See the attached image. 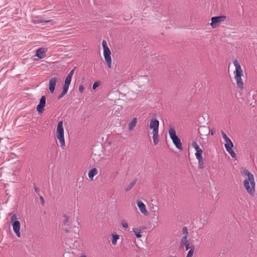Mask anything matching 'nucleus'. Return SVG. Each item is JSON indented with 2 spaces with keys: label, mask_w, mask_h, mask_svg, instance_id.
<instances>
[{
  "label": "nucleus",
  "mask_w": 257,
  "mask_h": 257,
  "mask_svg": "<svg viewBox=\"0 0 257 257\" xmlns=\"http://www.w3.org/2000/svg\"><path fill=\"white\" fill-rule=\"evenodd\" d=\"M192 147L195 149L196 152L195 153L196 158L201 157L202 154V150L199 147V145L196 142H193L192 144Z\"/></svg>",
  "instance_id": "f8f14e48"
},
{
  "label": "nucleus",
  "mask_w": 257,
  "mask_h": 257,
  "mask_svg": "<svg viewBox=\"0 0 257 257\" xmlns=\"http://www.w3.org/2000/svg\"><path fill=\"white\" fill-rule=\"evenodd\" d=\"M181 245L182 246H185L186 250H187L189 249H190V248L191 247V246H190V241H189L186 242H184L183 243L181 244Z\"/></svg>",
  "instance_id": "a878e982"
},
{
  "label": "nucleus",
  "mask_w": 257,
  "mask_h": 257,
  "mask_svg": "<svg viewBox=\"0 0 257 257\" xmlns=\"http://www.w3.org/2000/svg\"><path fill=\"white\" fill-rule=\"evenodd\" d=\"M211 135H213V132H212L211 133Z\"/></svg>",
  "instance_id": "79ce46f5"
},
{
  "label": "nucleus",
  "mask_w": 257,
  "mask_h": 257,
  "mask_svg": "<svg viewBox=\"0 0 257 257\" xmlns=\"http://www.w3.org/2000/svg\"><path fill=\"white\" fill-rule=\"evenodd\" d=\"M226 17L224 16H216L212 17L211 19V23L210 24L212 28H216L221 22L226 20Z\"/></svg>",
  "instance_id": "0eeeda50"
},
{
  "label": "nucleus",
  "mask_w": 257,
  "mask_h": 257,
  "mask_svg": "<svg viewBox=\"0 0 257 257\" xmlns=\"http://www.w3.org/2000/svg\"><path fill=\"white\" fill-rule=\"evenodd\" d=\"M80 257H86V256L84 254H81Z\"/></svg>",
  "instance_id": "a19ab883"
},
{
  "label": "nucleus",
  "mask_w": 257,
  "mask_h": 257,
  "mask_svg": "<svg viewBox=\"0 0 257 257\" xmlns=\"http://www.w3.org/2000/svg\"><path fill=\"white\" fill-rule=\"evenodd\" d=\"M137 205H138V207H139L140 210L141 211V212L142 213L146 214L147 213V211L146 208V206H145V204L142 201H138L137 202Z\"/></svg>",
  "instance_id": "4468645a"
},
{
  "label": "nucleus",
  "mask_w": 257,
  "mask_h": 257,
  "mask_svg": "<svg viewBox=\"0 0 257 257\" xmlns=\"http://www.w3.org/2000/svg\"><path fill=\"white\" fill-rule=\"evenodd\" d=\"M168 133L174 145L178 149L182 151L183 149L182 147V144L181 143L180 139L176 135L175 130L173 128H170L169 129Z\"/></svg>",
  "instance_id": "20e7f679"
},
{
  "label": "nucleus",
  "mask_w": 257,
  "mask_h": 257,
  "mask_svg": "<svg viewBox=\"0 0 257 257\" xmlns=\"http://www.w3.org/2000/svg\"><path fill=\"white\" fill-rule=\"evenodd\" d=\"M50 22V20H47V21H42V20H40L39 21V23H42V22H44V23H48Z\"/></svg>",
  "instance_id": "ea45409f"
},
{
  "label": "nucleus",
  "mask_w": 257,
  "mask_h": 257,
  "mask_svg": "<svg viewBox=\"0 0 257 257\" xmlns=\"http://www.w3.org/2000/svg\"><path fill=\"white\" fill-rule=\"evenodd\" d=\"M100 83L98 81L95 82L92 85V89H95L99 86Z\"/></svg>",
  "instance_id": "2f4dec72"
},
{
  "label": "nucleus",
  "mask_w": 257,
  "mask_h": 257,
  "mask_svg": "<svg viewBox=\"0 0 257 257\" xmlns=\"http://www.w3.org/2000/svg\"><path fill=\"white\" fill-rule=\"evenodd\" d=\"M158 137H159L158 133H157V134L153 133V142L155 145L158 144V143L159 142Z\"/></svg>",
  "instance_id": "4be33fe9"
},
{
  "label": "nucleus",
  "mask_w": 257,
  "mask_h": 257,
  "mask_svg": "<svg viewBox=\"0 0 257 257\" xmlns=\"http://www.w3.org/2000/svg\"><path fill=\"white\" fill-rule=\"evenodd\" d=\"M230 155L231 157H232L233 158H234L236 157V154L235 153H234V152L233 151V150H230L228 151H227Z\"/></svg>",
  "instance_id": "7c9ffc66"
},
{
  "label": "nucleus",
  "mask_w": 257,
  "mask_h": 257,
  "mask_svg": "<svg viewBox=\"0 0 257 257\" xmlns=\"http://www.w3.org/2000/svg\"><path fill=\"white\" fill-rule=\"evenodd\" d=\"M121 225L123 228H127L128 227L127 224L124 221H122Z\"/></svg>",
  "instance_id": "c9c22d12"
},
{
  "label": "nucleus",
  "mask_w": 257,
  "mask_h": 257,
  "mask_svg": "<svg viewBox=\"0 0 257 257\" xmlns=\"http://www.w3.org/2000/svg\"><path fill=\"white\" fill-rule=\"evenodd\" d=\"M133 232L135 233V235L137 237L140 238L142 236L141 231L139 229H137L136 228H134L133 229Z\"/></svg>",
  "instance_id": "5701e85b"
},
{
  "label": "nucleus",
  "mask_w": 257,
  "mask_h": 257,
  "mask_svg": "<svg viewBox=\"0 0 257 257\" xmlns=\"http://www.w3.org/2000/svg\"><path fill=\"white\" fill-rule=\"evenodd\" d=\"M66 93L62 91L57 97L58 99H61Z\"/></svg>",
  "instance_id": "473e14b6"
},
{
  "label": "nucleus",
  "mask_w": 257,
  "mask_h": 257,
  "mask_svg": "<svg viewBox=\"0 0 257 257\" xmlns=\"http://www.w3.org/2000/svg\"><path fill=\"white\" fill-rule=\"evenodd\" d=\"M34 189L35 190V191H36V192L40 196V190L39 189L36 187V186L34 185Z\"/></svg>",
  "instance_id": "f704fd0d"
},
{
  "label": "nucleus",
  "mask_w": 257,
  "mask_h": 257,
  "mask_svg": "<svg viewBox=\"0 0 257 257\" xmlns=\"http://www.w3.org/2000/svg\"><path fill=\"white\" fill-rule=\"evenodd\" d=\"M57 81L56 77L51 78L49 82V89L51 93H53Z\"/></svg>",
  "instance_id": "9b49d317"
},
{
  "label": "nucleus",
  "mask_w": 257,
  "mask_h": 257,
  "mask_svg": "<svg viewBox=\"0 0 257 257\" xmlns=\"http://www.w3.org/2000/svg\"><path fill=\"white\" fill-rule=\"evenodd\" d=\"M233 63L235 67L234 78L236 80V84L238 88L242 89L243 88V83L241 79V76L243 75L242 70L237 60H234Z\"/></svg>",
  "instance_id": "f03ea898"
},
{
  "label": "nucleus",
  "mask_w": 257,
  "mask_h": 257,
  "mask_svg": "<svg viewBox=\"0 0 257 257\" xmlns=\"http://www.w3.org/2000/svg\"><path fill=\"white\" fill-rule=\"evenodd\" d=\"M79 231V230L78 227H76L75 226L74 227V237L75 238H79V234L78 233Z\"/></svg>",
  "instance_id": "b1692460"
},
{
  "label": "nucleus",
  "mask_w": 257,
  "mask_h": 257,
  "mask_svg": "<svg viewBox=\"0 0 257 257\" xmlns=\"http://www.w3.org/2000/svg\"><path fill=\"white\" fill-rule=\"evenodd\" d=\"M56 136L57 139L59 140L61 147L63 148L65 146L64 136V128L63 127V121H60L58 122L57 130Z\"/></svg>",
  "instance_id": "7ed1b4c3"
},
{
  "label": "nucleus",
  "mask_w": 257,
  "mask_h": 257,
  "mask_svg": "<svg viewBox=\"0 0 257 257\" xmlns=\"http://www.w3.org/2000/svg\"><path fill=\"white\" fill-rule=\"evenodd\" d=\"M69 85L64 84L63 87V90L64 92L67 93L69 89Z\"/></svg>",
  "instance_id": "c756f323"
},
{
  "label": "nucleus",
  "mask_w": 257,
  "mask_h": 257,
  "mask_svg": "<svg viewBox=\"0 0 257 257\" xmlns=\"http://www.w3.org/2000/svg\"><path fill=\"white\" fill-rule=\"evenodd\" d=\"M84 87L83 86V85H81L79 86V91L82 93L83 92V90H84Z\"/></svg>",
  "instance_id": "e433bc0d"
},
{
  "label": "nucleus",
  "mask_w": 257,
  "mask_h": 257,
  "mask_svg": "<svg viewBox=\"0 0 257 257\" xmlns=\"http://www.w3.org/2000/svg\"><path fill=\"white\" fill-rule=\"evenodd\" d=\"M159 121L157 119H152L150 122V127L153 129V133L157 134L159 132Z\"/></svg>",
  "instance_id": "6e6552de"
},
{
  "label": "nucleus",
  "mask_w": 257,
  "mask_h": 257,
  "mask_svg": "<svg viewBox=\"0 0 257 257\" xmlns=\"http://www.w3.org/2000/svg\"><path fill=\"white\" fill-rule=\"evenodd\" d=\"M136 181H137V180H135L133 181L132 182H131L129 184V185L127 186V187L126 188L125 191L127 192V191H130L133 188V187L135 185Z\"/></svg>",
  "instance_id": "aec40b11"
},
{
  "label": "nucleus",
  "mask_w": 257,
  "mask_h": 257,
  "mask_svg": "<svg viewBox=\"0 0 257 257\" xmlns=\"http://www.w3.org/2000/svg\"><path fill=\"white\" fill-rule=\"evenodd\" d=\"M98 173V170L96 168H93L91 169L88 173V177L91 180H93L94 176L97 175Z\"/></svg>",
  "instance_id": "2eb2a0df"
},
{
  "label": "nucleus",
  "mask_w": 257,
  "mask_h": 257,
  "mask_svg": "<svg viewBox=\"0 0 257 257\" xmlns=\"http://www.w3.org/2000/svg\"><path fill=\"white\" fill-rule=\"evenodd\" d=\"M137 122V118H134L128 124V129L130 130H132L136 125Z\"/></svg>",
  "instance_id": "a211bd4d"
},
{
  "label": "nucleus",
  "mask_w": 257,
  "mask_h": 257,
  "mask_svg": "<svg viewBox=\"0 0 257 257\" xmlns=\"http://www.w3.org/2000/svg\"><path fill=\"white\" fill-rule=\"evenodd\" d=\"M154 216H156V219L159 220V215H158V212H155L154 213Z\"/></svg>",
  "instance_id": "58836bf2"
},
{
  "label": "nucleus",
  "mask_w": 257,
  "mask_h": 257,
  "mask_svg": "<svg viewBox=\"0 0 257 257\" xmlns=\"http://www.w3.org/2000/svg\"><path fill=\"white\" fill-rule=\"evenodd\" d=\"M102 47L103 48V55L105 60L107 63V66L109 68L111 67V59L110 57L111 52L107 46L106 42L103 40L102 42Z\"/></svg>",
  "instance_id": "39448f33"
},
{
  "label": "nucleus",
  "mask_w": 257,
  "mask_h": 257,
  "mask_svg": "<svg viewBox=\"0 0 257 257\" xmlns=\"http://www.w3.org/2000/svg\"><path fill=\"white\" fill-rule=\"evenodd\" d=\"M221 135L222 136L223 139L224 140L225 142L226 143L227 142H228L230 141L231 140L226 136L225 133L223 131H221Z\"/></svg>",
  "instance_id": "393cba45"
},
{
  "label": "nucleus",
  "mask_w": 257,
  "mask_h": 257,
  "mask_svg": "<svg viewBox=\"0 0 257 257\" xmlns=\"http://www.w3.org/2000/svg\"><path fill=\"white\" fill-rule=\"evenodd\" d=\"M62 223L64 226H66L64 228V230L66 233L70 232L69 229L71 228L70 225V221L69 217L66 215H63Z\"/></svg>",
  "instance_id": "1a4fd4ad"
},
{
  "label": "nucleus",
  "mask_w": 257,
  "mask_h": 257,
  "mask_svg": "<svg viewBox=\"0 0 257 257\" xmlns=\"http://www.w3.org/2000/svg\"><path fill=\"white\" fill-rule=\"evenodd\" d=\"M40 199L42 204H44L45 201L43 197L42 196H40Z\"/></svg>",
  "instance_id": "4c0bfd02"
},
{
  "label": "nucleus",
  "mask_w": 257,
  "mask_h": 257,
  "mask_svg": "<svg viewBox=\"0 0 257 257\" xmlns=\"http://www.w3.org/2000/svg\"><path fill=\"white\" fill-rule=\"evenodd\" d=\"M47 51V49L45 48H40L36 51L35 56L38 57L39 59H43L45 57V53Z\"/></svg>",
  "instance_id": "ddd939ff"
},
{
  "label": "nucleus",
  "mask_w": 257,
  "mask_h": 257,
  "mask_svg": "<svg viewBox=\"0 0 257 257\" xmlns=\"http://www.w3.org/2000/svg\"><path fill=\"white\" fill-rule=\"evenodd\" d=\"M241 175L245 178L243 184L247 192L251 196L255 193V183L253 175L246 169L240 171Z\"/></svg>",
  "instance_id": "f257e3e1"
},
{
  "label": "nucleus",
  "mask_w": 257,
  "mask_h": 257,
  "mask_svg": "<svg viewBox=\"0 0 257 257\" xmlns=\"http://www.w3.org/2000/svg\"><path fill=\"white\" fill-rule=\"evenodd\" d=\"M188 236H186V235H184L181 239V241H180V244H182L184 242H187L189 240L187 239V237H188Z\"/></svg>",
  "instance_id": "c85d7f7f"
},
{
  "label": "nucleus",
  "mask_w": 257,
  "mask_h": 257,
  "mask_svg": "<svg viewBox=\"0 0 257 257\" xmlns=\"http://www.w3.org/2000/svg\"><path fill=\"white\" fill-rule=\"evenodd\" d=\"M225 148L227 151L232 150L233 147V144L231 141H229V142H227L224 145Z\"/></svg>",
  "instance_id": "f3484780"
},
{
  "label": "nucleus",
  "mask_w": 257,
  "mask_h": 257,
  "mask_svg": "<svg viewBox=\"0 0 257 257\" xmlns=\"http://www.w3.org/2000/svg\"><path fill=\"white\" fill-rule=\"evenodd\" d=\"M74 69H75L74 68V69H73L72 70H71L70 71V72L67 74V76H69V77H72V76H73V74H74Z\"/></svg>",
  "instance_id": "72a5a7b5"
},
{
  "label": "nucleus",
  "mask_w": 257,
  "mask_h": 257,
  "mask_svg": "<svg viewBox=\"0 0 257 257\" xmlns=\"http://www.w3.org/2000/svg\"><path fill=\"white\" fill-rule=\"evenodd\" d=\"M72 80V77L67 76L65 78L64 84L66 85H70Z\"/></svg>",
  "instance_id": "bb28decb"
},
{
  "label": "nucleus",
  "mask_w": 257,
  "mask_h": 257,
  "mask_svg": "<svg viewBox=\"0 0 257 257\" xmlns=\"http://www.w3.org/2000/svg\"><path fill=\"white\" fill-rule=\"evenodd\" d=\"M198 160V167L199 169H203L204 168V160L203 159L202 156L200 158H196Z\"/></svg>",
  "instance_id": "dca6fc26"
},
{
  "label": "nucleus",
  "mask_w": 257,
  "mask_h": 257,
  "mask_svg": "<svg viewBox=\"0 0 257 257\" xmlns=\"http://www.w3.org/2000/svg\"><path fill=\"white\" fill-rule=\"evenodd\" d=\"M46 104V97L42 96L39 101V104L37 106V110L39 113H42L44 111V108Z\"/></svg>",
  "instance_id": "9d476101"
},
{
  "label": "nucleus",
  "mask_w": 257,
  "mask_h": 257,
  "mask_svg": "<svg viewBox=\"0 0 257 257\" xmlns=\"http://www.w3.org/2000/svg\"><path fill=\"white\" fill-rule=\"evenodd\" d=\"M119 235L113 234L112 237V240H111L112 244L113 245H115L117 242V241L119 239Z\"/></svg>",
  "instance_id": "6ab92c4d"
},
{
  "label": "nucleus",
  "mask_w": 257,
  "mask_h": 257,
  "mask_svg": "<svg viewBox=\"0 0 257 257\" xmlns=\"http://www.w3.org/2000/svg\"><path fill=\"white\" fill-rule=\"evenodd\" d=\"M182 233L184 235L188 236V229L186 226L183 227L182 229Z\"/></svg>",
  "instance_id": "cd10ccee"
},
{
  "label": "nucleus",
  "mask_w": 257,
  "mask_h": 257,
  "mask_svg": "<svg viewBox=\"0 0 257 257\" xmlns=\"http://www.w3.org/2000/svg\"><path fill=\"white\" fill-rule=\"evenodd\" d=\"M17 215L16 214H14L11 218V222L14 232L18 237H20L21 235L20 231L21 224L20 221L17 220Z\"/></svg>",
  "instance_id": "423d86ee"
},
{
  "label": "nucleus",
  "mask_w": 257,
  "mask_h": 257,
  "mask_svg": "<svg viewBox=\"0 0 257 257\" xmlns=\"http://www.w3.org/2000/svg\"><path fill=\"white\" fill-rule=\"evenodd\" d=\"M194 246H191L190 249H189V251L188 252L186 257H192L193 253L194 252Z\"/></svg>",
  "instance_id": "412c9836"
}]
</instances>
